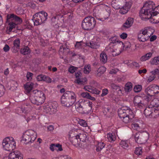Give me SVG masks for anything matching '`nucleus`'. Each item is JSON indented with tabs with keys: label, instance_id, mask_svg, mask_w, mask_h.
I'll list each match as a JSON object with an SVG mask.
<instances>
[{
	"label": "nucleus",
	"instance_id": "1",
	"mask_svg": "<svg viewBox=\"0 0 159 159\" xmlns=\"http://www.w3.org/2000/svg\"><path fill=\"white\" fill-rule=\"evenodd\" d=\"M157 6L156 7L154 3L152 1L146 2L141 9L140 15L144 18L148 19H152L153 17L157 15L158 16L157 20L159 19V9L157 8Z\"/></svg>",
	"mask_w": 159,
	"mask_h": 159
},
{
	"label": "nucleus",
	"instance_id": "2",
	"mask_svg": "<svg viewBox=\"0 0 159 159\" xmlns=\"http://www.w3.org/2000/svg\"><path fill=\"white\" fill-rule=\"evenodd\" d=\"M32 107L29 103H27L26 101H25L16 110V112L19 115L22 113L25 114L24 118L27 122L30 120L35 118V116L31 114L30 112Z\"/></svg>",
	"mask_w": 159,
	"mask_h": 159
},
{
	"label": "nucleus",
	"instance_id": "3",
	"mask_svg": "<svg viewBox=\"0 0 159 159\" xmlns=\"http://www.w3.org/2000/svg\"><path fill=\"white\" fill-rule=\"evenodd\" d=\"M30 100L33 104L38 106L40 105L45 101V96L42 91L35 90L31 92Z\"/></svg>",
	"mask_w": 159,
	"mask_h": 159
},
{
	"label": "nucleus",
	"instance_id": "4",
	"mask_svg": "<svg viewBox=\"0 0 159 159\" xmlns=\"http://www.w3.org/2000/svg\"><path fill=\"white\" fill-rule=\"evenodd\" d=\"M118 114L119 117L125 123L130 122L134 116L132 111L127 107H124L119 109Z\"/></svg>",
	"mask_w": 159,
	"mask_h": 159
},
{
	"label": "nucleus",
	"instance_id": "5",
	"mask_svg": "<svg viewBox=\"0 0 159 159\" xmlns=\"http://www.w3.org/2000/svg\"><path fill=\"white\" fill-rule=\"evenodd\" d=\"M153 32L154 30L148 27L142 29L138 33V39L140 42H145L149 39Z\"/></svg>",
	"mask_w": 159,
	"mask_h": 159
},
{
	"label": "nucleus",
	"instance_id": "6",
	"mask_svg": "<svg viewBox=\"0 0 159 159\" xmlns=\"http://www.w3.org/2000/svg\"><path fill=\"white\" fill-rule=\"evenodd\" d=\"M80 131L79 129L74 130V131H70L69 133V139L70 142L74 146H77L80 145V141L81 140L82 137L83 136L85 139L86 135L80 133H77V131Z\"/></svg>",
	"mask_w": 159,
	"mask_h": 159
},
{
	"label": "nucleus",
	"instance_id": "7",
	"mask_svg": "<svg viewBox=\"0 0 159 159\" xmlns=\"http://www.w3.org/2000/svg\"><path fill=\"white\" fill-rule=\"evenodd\" d=\"M48 14L43 11L35 14L33 16L32 20L34 25H38L44 23L47 19Z\"/></svg>",
	"mask_w": 159,
	"mask_h": 159
},
{
	"label": "nucleus",
	"instance_id": "8",
	"mask_svg": "<svg viewBox=\"0 0 159 159\" xmlns=\"http://www.w3.org/2000/svg\"><path fill=\"white\" fill-rule=\"evenodd\" d=\"M96 24L95 18L91 16L86 17L82 21V27L84 30H89L93 29Z\"/></svg>",
	"mask_w": 159,
	"mask_h": 159
},
{
	"label": "nucleus",
	"instance_id": "9",
	"mask_svg": "<svg viewBox=\"0 0 159 159\" xmlns=\"http://www.w3.org/2000/svg\"><path fill=\"white\" fill-rule=\"evenodd\" d=\"M2 146L5 150L11 151L16 148V142L13 138L7 137L3 140Z\"/></svg>",
	"mask_w": 159,
	"mask_h": 159
},
{
	"label": "nucleus",
	"instance_id": "10",
	"mask_svg": "<svg viewBox=\"0 0 159 159\" xmlns=\"http://www.w3.org/2000/svg\"><path fill=\"white\" fill-rule=\"evenodd\" d=\"M37 134L32 130H28L25 131L23 134V139L25 141V143H32L36 139Z\"/></svg>",
	"mask_w": 159,
	"mask_h": 159
},
{
	"label": "nucleus",
	"instance_id": "11",
	"mask_svg": "<svg viewBox=\"0 0 159 159\" xmlns=\"http://www.w3.org/2000/svg\"><path fill=\"white\" fill-rule=\"evenodd\" d=\"M145 101L146 102V105H148L153 107L155 112L157 113V111H159V99L154 98L153 96L150 100L148 101L145 100Z\"/></svg>",
	"mask_w": 159,
	"mask_h": 159
},
{
	"label": "nucleus",
	"instance_id": "12",
	"mask_svg": "<svg viewBox=\"0 0 159 159\" xmlns=\"http://www.w3.org/2000/svg\"><path fill=\"white\" fill-rule=\"evenodd\" d=\"M134 103L135 106L142 108L146 106V102L143 100L140 96H135L134 99Z\"/></svg>",
	"mask_w": 159,
	"mask_h": 159
},
{
	"label": "nucleus",
	"instance_id": "13",
	"mask_svg": "<svg viewBox=\"0 0 159 159\" xmlns=\"http://www.w3.org/2000/svg\"><path fill=\"white\" fill-rule=\"evenodd\" d=\"M2 159H23V155L20 152L15 151L10 153L8 156Z\"/></svg>",
	"mask_w": 159,
	"mask_h": 159
},
{
	"label": "nucleus",
	"instance_id": "14",
	"mask_svg": "<svg viewBox=\"0 0 159 159\" xmlns=\"http://www.w3.org/2000/svg\"><path fill=\"white\" fill-rule=\"evenodd\" d=\"M153 85H151L148 86L145 90V92L147 95L144 97V99L145 100L148 101L150 100L152 97L154 95L153 90Z\"/></svg>",
	"mask_w": 159,
	"mask_h": 159
},
{
	"label": "nucleus",
	"instance_id": "15",
	"mask_svg": "<svg viewBox=\"0 0 159 159\" xmlns=\"http://www.w3.org/2000/svg\"><path fill=\"white\" fill-rule=\"evenodd\" d=\"M63 94L67 97L73 105L76 101L77 95L75 93L71 91H67Z\"/></svg>",
	"mask_w": 159,
	"mask_h": 159
},
{
	"label": "nucleus",
	"instance_id": "16",
	"mask_svg": "<svg viewBox=\"0 0 159 159\" xmlns=\"http://www.w3.org/2000/svg\"><path fill=\"white\" fill-rule=\"evenodd\" d=\"M38 85L37 83H33L31 82L26 83L24 86L25 93H29L34 88L37 87Z\"/></svg>",
	"mask_w": 159,
	"mask_h": 159
},
{
	"label": "nucleus",
	"instance_id": "17",
	"mask_svg": "<svg viewBox=\"0 0 159 159\" xmlns=\"http://www.w3.org/2000/svg\"><path fill=\"white\" fill-rule=\"evenodd\" d=\"M7 17L8 19L11 20L17 25L20 24L22 22L21 18L13 14L8 15Z\"/></svg>",
	"mask_w": 159,
	"mask_h": 159
},
{
	"label": "nucleus",
	"instance_id": "18",
	"mask_svg": "<svg viewBox=\"0 0 159 159\" xmlns=\"http://www.w3.org/2000/svg\"><path fill=\"white\" fill-rule=\"evenodd\" d=\"M132 4V2L130 1L126 2L125 4L120 8L119 11L120 13L122 14H124L127 13L130 8Z\"/></svg>",
	"mask_w": 159,
	"mask_h": 159
},
{
	"label": "nucleus",
	"instance_id": "19",
	"mask_svg": "<svg viewBox=\"0 0 159 159\" xmlns=\"http://www.w3.org/2000/svg\"><path fill=\"white\" fill-rule=\"evenodd\" d=\"M60 101L61 104L63 106L69 107L73 105L68 98L63 94L61 97Z\"/></svg>",
	"mask_w": 159,
	"mask_h": 159
},
{
	"label": "nucleus",
	"instance_id": "20",
	"mask_svg": "<svg viewBox=\"0 0 159 159\" xmlns=\"http://www.w3.org/2000/svg\"><path fill=\"white\" fill-rule=\"evenodd\" d=\"M58 104L57 102H54L50 103L47 107L48 110L50 112V114H54L57 111Z\"/></svg>",
	"mask_w": 159,
	"mask_h": 159
},
{
	"label": "nucleus",
	"instance_id": "21",
	"mask_svg": "<svg viewBox=\"0 0 159 159\" xmlns=\"http://www.w3.org/2000/svg\"><path fill=\"white\" fill-rule=\"evenodd\" d=\"M154 109L153 107L148 105V107L146 108L144 111V114L146 117H151L154 115Z\"/></svg>",
	"mask_w": 159,
	"mask_h": 159
},
{
	"label": "nucleus",
	"instance_id": "22",
	"mask_svg": "<svg viewBox=\"0 0 159 159\" xmlns=\"http://www.w3.org/2000/svg\"><path fill=\"white\" fill-rule=\"evenodd\" d=\"M149 134L148 132L143 130L141 134L140 139L141 143H145L147 142L149 138Z\"/></svg>",
	"mask_w": 159,
	"mask_h": 159
},
{
	"label": "nucleus",
	"instance_id": "23",
	"mask_svg": "<svg viewBox=\"0 0 159 159\" xmlns=\"http://www.w3.org/2000/svg\"><path fill=\"white\" fill-rule=\"evenodd\" d=\"M20 40L17 39H15L13 42V46L12 48V51L14 53H16L20 49Z\"/></svg>",
	"mask_w": 159,
	"mask_h": 159
},
{
	"label": "nucleus",
	"instance_id": "24",
	"mask_svg": "<svg viewBox=\"0 0 159 159\" xmlns=\"http://www.w3.org/2000/svg\"><path fill=\"white\" fill-rule=\"evenodd\" d=\"M84 88L87 91L93 94H99L101 92L97 89L90 86H86L84 87Z\"/></svg>",
	"mask_w": 159,
	"mask_h": 159
},
{
	"label": "nucleus",
	"instance_id": "25",
	"mask_svg": "<svg viewBox=\"0 0 159 159\" xmlns=\"http://www.w3.org/2000/svg\"><path fill=\"white\" fill-rule=\"evenodd\" d=\"M134 21V19L133 18L131 17L128 18L125 22L123 24V27L126 29L130 28L133 24Z\"/></svg>",
	"mask_w": 159,
	"mask_h": 159
},
{
	"label": "nucleus",
	"instance_id": "26",
	"mask_svg": "<svg viewBox=\"0 0 159 159\" xmlns=\"http://www.w3.org/2000/svg\"><path fill=\"white\" fill-rule=\"evenodd\" d=\"M7 22L8 23V30L9 32H11L12 30L16 27L17 25L11 20L8 19L7 18Z\"/></svg>",
	"mask_w": 159,
	"mask_h": 159
},
{
	"label": "nucleus",
	"instance_id": "27",
	"mask_svg": "<svg viewBox=\"0 0 159 159\" xmlns=\"http://www.w3.org/2000/svg\"><path fill=\"white\" fill-rule=\"evenodd\" d=\"M111 86L112 88L116 90L119 95H121L123 94L121 88L119 86L116 85L114 83H112L111 84Z\"/></svg>",
	"mask_w": 159,
	"mask_h": 159
},
{
	"label": "nucleus",
	"instance_id": "28",
	"mask_svg": "<svg viewBox=\"0 0 159 159\" xmlns=\"http://www.w3.org/2000/svg\"><path fill=\"white\" fill-rule=\"evenodd\" d=\"M108 51L113 56H116L119 55L121 52L119 49H113L112 48H110Z\"/></svg>",
	"mask_w": 159,
	"mask_h": 159
},
{
	"label": "nucleus",
	"instance_id": "29",
	"mask_svg": "<svg viewBox=\"0 0 159 159\" xmlns=\"http://www.w3.org/2000/svg\"><path fill=\"white\" fill-rule=\"evenodd\" d=\"M106 140L110 142L114 141L116 139V135L114 133H109L107 135Z\"/></svg>",
	"mask_w": 159,
	"mask_h": 159
},
{
	"label": "nucleus",
	"instance_id": "30",
	"mask_svg": "<svg viewBox=\"0 0 159 159\" xmlns=\"http://www.w3.org/2000/svg\"><path fill=\"white\" fill-rule=\"evenodd\" d=\"M158 73H159V70L158 69H156L151 71V75L148 80H154L155 78L157 79L156 76L157 75V74Z\"/></svg>",
	"mask_w": 159,
	"mask_h": 159
},
{
	"label": "nucleus",
	"instance_id": "31",
	"mask_svg": "<svg viewBox=\"0 0 159 159\" xmlns=\"http://www.w3.org/2000/svg\"><path fill=\"white\" fill-rule=\"evenodd\" d=\"M153 53L150 52L142 56L140 58L141 61H145L149 59L152 56Z\"/></svg>",
	"mask_w": 159,
	"mask_h": 159
},
{
	"label": "nucleus",
	"instance_id": "32",
	"mask_svg": "<svg viewBox=\"0 0 159 159\" xmlns=\"http://www.w3.org/2000/svg\"><path fill=\"white\" fill-rule=\"evenodd\" d=\"M100 60L101 62L103 64L107 62V56L105 53L102 52L100 54Z\"/></svg>",
	"mask_w": 159,
	"mask_h": 159
},
{
	"label": "nucleus",
	"instance_id": "33",
	"mask_svg": "<svg viewBox=\"0 0 159 159\" xmlns=\"http://www.w3.org/2000/svg\"><path fill=\"white\" fill-rule=\"evenodd\" d=\"M132 88V84L130 82H128L126 83L124 89L126 93L130 92Z\"/></svg>",
	"mask_w": 159,
	"mask_h": 159
},
{
	"label": "nucleus",
	"instance_id": "34",
	"mask_svg": "<svg viewBox=\"0 0 159 159\" xmlns=\"http://www.w3.org/2000/svg\"><path fill=\"white\" fill-rule=\"evenodd\" d=\"M75 108L76 110L80 113H81L83 111V106L81 105V103L79 102H77L75 103Z\"/></svg>",
	"mask_w": 159,
	"mask_h": 159
},
{
	"label": "nucleus",
	"instance_id": "35",
	"mask_svg": "<svg viewBox=\"0 0 159 159\" xmlns=\"http://www.w3.org/2000/svg\"><path fill=\"white\" fill-rule=\"evenodd\" d=\"M106 68L103 66L99 67L97 70V75L98 76H100L106 71Z\"/></svg>",
	"mask_w": 159,
	"mask_h": 159
},
{
	"label": "nucleus",
	"instance_id": "36",
	"mask_svg": "<svg viewBox=\"0 0 159 159\" xmlns=\"http://www.w3.org/2000/svg\"><path fill=\"white\" fill-rule=\"evenodd\" d=\"M59 19L57 16H54L52 18V24L53 26H58L57 25L59 23Z\"/></svg>",
	"mask_w": 159,
	"mask_h": 159
},
{
	"label": "nucleus",
	"instance_id": "37",
	"mask_svg": "<svg viewBox=\"0 0 159 159\" xmlns=\"http://www.w3.org/2000/svg\"><path fill=\"white\" fill-rule=\"evenodd\" d=\"M20 52L22 54L26 55L30 53V50L29 48L26 46L21 48L20 50Z\"/></svg>",
	"mask_w": 159,
	"mask_h": 159
},
{
	"label": "nucleus",
	"instance_id": "38",
	"mask_svg": "<svg viewBox=\"0 0 159 159\" xmlns=\"http://www.w3.org/2000/svg\"><path fill=\"white\" fill-rule=\"evenodd\" d=\"M119 2V0H113L111 2V5L115 9H118L120 8Z\"/></svg>",
	"mask_w": 159,
	"mask_h": 159
},
{
	"label": "nucleus",
	"instance_id": "39",
	"mask_svg": "<svg viewBox=\"0 0 159 159\" xmlns=\"http://www.w3.org/2000/svg\"><path fill=\"white\" fill-rule=\"evenodd\" d=\"M105 144L103 143H98L96 146V151L97 152L100 151L105 147Z\"/></svg>",
	"mask_w": 159,
	"mask_h": 159
},
{
	"label": "nucleus",
	"instance_id": "40",
	"mask_svg": "<svg viewBox=\"0 0 159 159\" xmlns=\"http://www.w3.org/2000/svg\"><path fill=\"white\" fill-rule=\"evenodd\" d=\"M129 142L128 140H122L120 143V145L124 148L126 149L129 146Z\"/></svg>",
	"mask_w": 159,
	"mask_h": 159
},
{
	"label": "nucleus",
	"instance_id": "41",
	"mask_svg": "<svg viewBox=\"0 0 159 159\" xmlns=\"http://www.w3.org/2000/svg\"><path fill=\"white\" fill-rule=\"evenodd\" d=\"M119 43H120V45H121L122 47H125V49L126 50H128L131 46V44L129 42L126 43L124 44L123 42L120 41Z\"/></svg>",
	"mask_w": 159,
	"mask_h": 159
},
{
	"label": "nucleus",
	"instance_id": "42",
	"mask_svg": "<svg viewBox=\"0 0 159 159\" xmlns=\"http://www.w3.org/2000/svg\"><path fill=\"white\" fill-rule=\"evenodd\" d=\"M139 133H137L135 134H134L133 136L135 138V142L138 143H141V141L139 137Z\"/></svg>",
	"mask_w": 159,
	"mask_h": 159
},
{
	"label": "nucleus",
	"instance_id": "43",
	"mask_svg": "<svg viewBox=\"0 0 159 159\" xmlns=\"http://www.w3.org/2000/svg\"><path fill=\"white\" fill-rule=\"evenodd\" d=\"M91 71V67L90 65L85 66L83 72L84 74H88Z\"/></svg>",
	"mask_w": 159,
	"mask_h": 159
},
{
	"label": "nucleus",
	"instance_id": "44",
	"mask_svg": "<svg viewBox=\"0 0 159 159\" xmlns=\"http://www.w3.org/2000/svg\"><path fill=\"white\" fill-rule=\"evenodd\" d=\"M151 63L156 65L159 64V56L154 57L151 61Z\"/></svg>",
	"mask_w": 159,
	"mask_h": 159
},
{
	"label": "nucleus",
	"instance_id": "45",
	"mask_svg": "<svg viewBox=\"0 0 159 159\" xmlns=\"http://www.w3.org/2000/svg\"><path fill=\"white\" fill-rule=\"evenodd\" d=\"M78 123L80 125L83 127H86L88 125L86 121L83 119H80L78 121Z\"/></svg>",
	"mask_w": 159,
	"mask_h": 159
},
{
	"label": "nucleus",
	"instance_id": "46",
	"mask_svg": "<svg viewBox=\"0 0 159 159\" xmlns=\"http://www.w3.org/2000/svg\"><path fill=\"white\" fill-rule=\"evenodd\" d=\"M5 92V89L4 86L0 84V97H2Z\"/></svg>",
	"mask_w": 159,
	"mask_h": 159
},
{
	"label": "nucleus",
	"instance_id": "47",
	"mask_svg": "<svg viewBox=\"0 0 159 159\" xmlns=\"http://www.w3.org/2000/svg\"><path fill=\"white\" fill-rule=\"evenodd\" d=\"M37 79V80H51L48 76L42 74L38 75Z\"/></svg>",
	"mask_w": 159,
	"mask_h": 159
},
{
	"label": "nucleus",
	"instance_id": "48",
	"mask_svg": "<svg viewBox=\"0 0 159 159\" xmlns=\"http://www.w3.org/2000/svg\"><path fill=\"white\" fill-rule=\"evenodd\" d=\"M86 45L92 48L97 49L98 47V45L93 42H89L87 43Z\"/></svg>",
	"mask_w": 159,
	"mask_h": 159
},
{
	"label": "nucleus",
	"instance_id": "49",
	"mask_svg": "<svg viewBox=\"0 0 159 159\" xmlns=\"http://www.w3.org/2000/svg\"><path fill=\"white\" fill-rule=\"evenodd\" d=\"M142 148L141 147L136 148L135 150V153L138 155H140L142 153Z\"/></svg>",
	"mask_w": 159,
	"mask_h": 159
},
{
	"label": "nucleus",
	"instance_id": "50",
	"mask_svg": "<svg viewBox=\"0 0 159 159\" xmlns=\"http://www.w3.org/2000/svg\"><path fill=\"white\" fill-rule=\"evenodd\" d=\"M142 89V86L140 85H136L134 88V91L135 92H139L141 91Z\"/></svg>",
	"mask_w": 159,
	"mask_h": 159
},
{
	"label": "nucleus",
	"instance_id": "51",
	"mask_svg": "<svg viewBox=\"0 0 159 159\" xmlns=\"http://www.w3.org/2000/svg\"><path fill=\"white\" fill-rule=\"evenodd\" d=\"M153 85V90L154 95L159 93V86L154 84Z\"/></svg>",
	"mask_w": 159,
	"mask_h": 159
},
{
	"label": "nucleus",
	"instance_id": "52",
	"mask_svg": "<svg viewBox=\"0 0 159 159\" xmlns=\"http://www.w3.org/2000/svg\"><path fill=\"white\" fill-rule=\"evenodd\" d=\"M131 126L134 129L138 131L140 130V127L139 125L137 123H133L132 124Z\"/></svg>",
	"mask_w": 159,
	"mask_h": 159
},
{
	"label": "nucleus",
	"instance_id": "53",
	"mask_svg": "<svg viewBox=\"0 0 159 159\" xmlns=\"http://www.w3.org/2000/svg\"><path fill=\"white\" fill-rule=\"evenodd\" d=\"M55 150L61 151L63 150L62 145L59 143L55 144Z\"/></svg>",
	"mask_w": 159,
	"mask_h": 159
},
{
	"label": "nucleus",
	"instance_id": "54",
	"mask_svg": "<svg viewBox=\"0 0 159 159\" xmlns=\"http://www.w3.org/2000/svg\"><path fill=\"white\" fill-rule=\"evenodd\" d=\"M78 69L77 67H76L73 66L70 67L69 68V71L71 73H73L75 72V70H76Z\"/></svg>",
	"mask_w": 159,
	"mask_h": 159
},
{
	"label": "nucleus",
	"instance_id": "55",
	"mask_svg": "<svg viewBox=\"0 0 159 159\" xmlns=\"http://www.w3.org/2000/svg\"><path fill=\"white\" fill-rule=\"evenodd\" d=\"M83 43V42L82 41L80 42H77L75 45V47L77 48H81Z\"/></svg>",
	"mask_w": 159,
	"mask_h": 159
},
{
	"label": "nucleus",
	"instance_id": "56",
	"mask_svg": "<svg viewBox=\"0 0 159 159\" xmlns=\"http://www.w3.org/2000/svg\"><path fill=\"white\" fill-rule=\"evenodd\" d=\"M82 73L80 71H78L75 72V76L77 80H80V77L81 76Z\"/></svg>",
	"mask_w": 159,
	"mask_h": 159
},
{
	"label": "nucleus",
	"instance_id": "57",
	"mask_svg": "<svg viewBox=\"0 0 159 159\" xmlns=\"http://www.w3.org/2000/svg\"><path fill=\"white\" fill-rule=\"evenodd\" d=\"M108 93V90L107 89H104L102 90V93L101 94V96L103 97L107 95Z\"/></svg>",
	"mask_w": 159,
	"mask_h": 159
},
{
	"label": "nucleus",
	"instance_id": "58",
	"mask_svg": "<svg viewBox=\"0 0 159 159\" xmlns=\"http://www.w3.org/2000/svg\"><path fill=\"white\" fill-rule=\"evenodd\" d=\"M89 94L87 92H83L81 94V96L83 98H87Z\"/></svg>",
	"mask_w": 159,
	"mask_h": 159
},
{
	"label": "nucleus",
	"instance_id": "59",
	"mask_svg": "<svg viewBox=\"0 0 159 159\" xmlns=\"http://www.w3.org/2000/svg\"><path fill=\"white\" fill-rule=\"evenodd\" d=\"M67 49V48L64 47L63 46H61L60 47L59 52H61L62 53H64L65 52V50Z\"/></svg>",
	"mask_w": 159,
	"mask_h": 159
},
{
	"label": "nucleus",
	"instance_id": "60",
	"mask_svg": "<svg viewBox=\"0 0 159 159\" xmlns=\"http://www.w3.org/2000/svg\"><path fill=\"white\" fill-rule=\"evenodd\" d=\"M49 148L51 151H54L55 150V144H51Z\"/></svg>",
	"mask_w": 159,
	"mask_h": 159
},
{
	"label": "nucleus",
	"instance_id": "61",
	"mask_svg": "<svg viewBox=\"0 0 159 159\" xmlns=\"http://www.w3.org/2000/svg\"><path fill=\"white\" fill-rule=\"evenodd\" d=\"M33 75V74L30 72H28L27 74L26 77L27 79H32V76Z\"/></svg>",
	"mask_w": 159,
	"mask_h": 159
},
{
	"label": "nucleus",
	"instance_id": "62",
	"mask_svg": "<svg viewBox=\"0 0 159 159\" xmlns=\"http://www.w3.org/2000/svg\"><path fill=\"white\" fill-rule=\"evenodd\" d=\"M9 46L7 44H6L3 48V50L4 52H7L9 50Z\"/></svg>",
	"mask_w": 159,
	"mask_h": 159
},
{
	"label": "nucleus",
	"instance_id": "63",
	"mask_svg": "<svg viewBox=\"0 0 159 159\" xmlns=\"http://www.w3.org/2000/svg\"><path fill=\"white\" fill-rule=\"evenodd\" d=\"M127 36V34L125 33H123L120 35V37L121 39H126Z\"/></svg>",
	"mask_w": 159,
	"mask_h": 159
},
{
	"label": "nucleus",
	"instance_id": "64",
	"mask_svg": "<svg viewBox=\"0 0 159 159\" xmlns=\"http://www.w3.org/2000/svg\"><path fill=\"white\" fill-rule=\"evenodd\" d=\"M61 159H72L70 157L67 155L61 156L60 157Z\"/></svg>",
	"mask_w": 159,
	"mask_h": 159
}]
</instances>
